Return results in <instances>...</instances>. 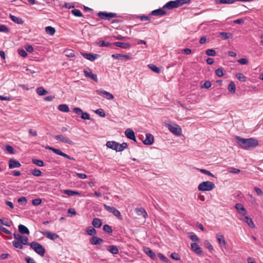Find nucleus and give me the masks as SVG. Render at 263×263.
<instances>
[{
	"instance_id": "obj_1",
	"label": "nucleus",
	"mask_w": 263,
	"mask_h": 263,
	"mask_svg": "<svg viewBox=\"0 0 263 263\" xmlns=\"http://www.w3.org/2000/svg\"><path fill=\"white\" fill-rule=\"evenodd\" d=\"M235 139L238 146L244 149L254 148L258 145V140L252 138L245 139L236 136Z\"/></svg>"
},
{
	"instance_id": "obj_2",
	"label": "nucleus",
	"mask_w": 263,
	"mask_h": 263,
	"mask_svg": "<svg viewBox=\"0 0 263 263\" xmlns=\"http://www.w3.org/2000/svg\"><path fill=\"white\" fill-rule=\"evenodd\" d=\"M215 184L209 181H203L198 186V190L200 191H211L215 188Z\"/></svg>"
},
{
	"instance_id": "obj_3",
	"label": "nucleus",
	"mask_w": 263,
	"mask_h": 263,
	"mask_svg": "<svg viewBox=\"0 0 263 263\" xmlns=\"http://www.w3.org/2000/svg\"><path fill=\"white\" fill-rule=\"evenodd\" d=\"M30 246L39 255L44 256L46 250L41 244L36 241H32L30 243Z\"/></svg>"
},
{
	"instance_id": "obj_4",
	"label": "nucleus",
	"mask_w": 263,
	"mask_h": 263,
	"mask_svg": "<svg viewBox=\"0 0 263 263\" xmlns=\"http://www.w3.org/2000/svg\"><path fill=\"white\" fill-rule=\"evenodd\" d=\"M169 130L176 136H180L181 134L182 130L179 125L176 124L170 123L167 124Z\"/></svg>"
},
{
	"instance_id": "obj_5",
	"label": "nucleus",
	"mask_w": 263,
	"mask_h": 263,
	"mask_svg": "<svg viewBox=\"0 0 263 263\" xmlns=\"http://www.w3.org/2000/svg\"><path fill=\"white\" fill-rule=\"evenodd\" d=\"M98 16L102 20H109L111 18L117 17L116 13L107 12L106 11H100L98 13Z\"/></svg>"
},
{
	"instance_id": "obj_6",
	"label": "nucleus",
	"mask_w": 263,
	"mask_h": 263,
	"mask_svg": "<svg viewBox=\"0 0 263 263\" xmlns=\"http://www.w3.org/2000/svg\"><path fill=\"white\" fill-rule=\"evenodd\" d=\"M104 209L114 216L117 217L119 219H121V215L120 211L114 206L108 205L106 204H103Z\"/></svg>"
},
{
	"instance_id": "obj_7",
	"label": "nucleus",
	"mask_w": 263,
	"mask_h": 263,
	"mask_svg": "<svg viewBox=\"0 0 263 263\" xmlns=\"http://www.w3.org/2000/svg\"><path fill=\"white\" fill-rule=\"evenodd\" d=\"M54 138L61 142L68 144L70 145H72L73 144V142L72 140H71L69 138L64 136L63 135H58L55 136Z\"/></svg>"
},
{
	"instance_id": "obj_8",
	"label": "nucleus",
	"mask_w": 263,
	"mask_h": 263,
	"mask_svg": "<svg viewBox=\"0 0 263 263\" xmlns=\"http://www.w3.org/2000/svg\"><path fill=\"white\" fill-rule=\"evenodd\" d=\"M111 57L117 60H122L123 61H126L127 60L132 59V56L130 55L123 54L120 53H116L112 54Z\"/></svg>"
},
{
	"instance_id": "obj_9",
	"label": "nucleus",
	"mask_w": 263,
	"mask_h": 263,
	"mask_svg": "<svg viewBox=\"0 0 263 263\" xmlns=\"http://www.w3.org/2000/svg\"><path fill=\"white\" fill-rule=\"evenodd\" d=\"M83 72L86 78H90L96 82H98V78L97 74L92 73L90 69H85L83 70Z\"/></svg>"
},
{
	"instance_id": "obj_10",
	"label": "nucleus",
	"mask_w": 263,
	"mask_h": 263,
	"mask_svg": "<svg viewBox=\"0 0 263 263\" xmlns=\"http://www.w3.org/2000/svg\"><path fill=\"white\" fill-rule=\"evenodd\" d=\"M42 233L47 238L53 241L60 237L57 234L48 231L42 232Z\"/></svg>"
},
{
	"instance_id": "obj_11",
	"label": "nucleus",
	"mask_w": 263,
	"mask_h": 263,
	"mask_svg": "<svg viewBox=\"0 0 263 263\" xmlns=\"http://www.w3.org/2000/svg\"><path fill=\"white\" fill-rule=\"evenodd\" d=\"M96 92L97 95H102L104 97L109 100H112L114 98L113 95L103 89L97 90Z\"/></svg>"
},
{
	"instance_id": "obj_12",
	"label": "nucleus",
	"mask_w": 263,
	"mask_h": 263,
	"mask_svg": "<svg viewBox=\"0 0 263 263\" xmlns=\"http://www.w3.org/2000/svg\"><path fill=\"white\" fill-rule=\"evenodd\" d=\"M178 2L177 1H170L165 4L162 8L165 9L167 8L168 9H171L173 8H175L179 7V5L178 4Z\"/></svg>"
},
{
	"instance_id": "obj_13",
	"label": "nucleus",
	"mask_w": 263,
	"mask_h": 263,
	"mask_svg": "<svg viewBox=\"0 0 263 263\" xmlns=\"http://www.w3.org/2000/svg\"><path fill=\"white\" fill-rule=\"evenodd\" d=\"M81 54L84 58L91 62L94 61L99 57L98 54L91 53H81Z\"/></svg>"
},
{
	"instance_id": "obj_14",
	"label": "nucleus",
	"mask_w": 263,
	"mask_h": 263,
	"mask_svg": "<svg viewBox=\"0 0 263 263\" xmlns=\"http://www.w3.org/2000/svg\"><path fill=\"white\" fill-rule=\"evenodd\" d=\"M89 242L92 245H100L104 242V240L101 238L93 236L89 239Z\"/></svg>"
},
{
	"instance_id": "obj_15",
	"label": "nucleus",
	"mask_w": 263,
	"mask_h": 263,
	"mask_svg": "<svg viewBox=\"0 0 263 263\" xmlns=\"http://www.w3.org/2000/svg\"><path fill=\"white\" fill-rule=\"evenodd\" d=\"M21 166L19 161L15 159H10L9 161V168L12 169L14 168H18Z\"/></svg>"
},
{
	"instance_id": "obj_16",
	"label": "nucleus",
	"mask_w": 263,
	"mask_h": 263,
	"mask_svg": "<svg viewBox=\"0 0 263 263\" xmlns=\"http://www.w3.org/2000/svg\"><path fill=\"white\" fill-rule=\"evenodd\" d=\"M154 140V136L152 134H146V138L143 141V143L145 145H150L153 143Z\"/></svg>"
},
{
	"instance_id": "obj_17",
	"label": "nucleus",
	"mask_w": 263,
	"mask_h": 263,
	"mask_svg": "<svg viewBox=\"0 0 263 263\" xmlns=\"http://www.w3.org/2000/svg\"><path fill=\"white\" fill-rule=\"evenodd\" d=\"M166 14V12L163 10V8L158 9L151 12L149 15L153 16H164Z\"/></svg>"
},
{
	"instance_id": "obj_18",
	"label": "nucleus",
	"mask_w": 263,
	"mask_h": 263,
	"mask_svg": "<svg viewBox=\"0 0 263 263\" xmlns=\"http://www.w3.org/2000/svg\"><path fill=\"white\" fill-rule=\"evenodd\" d=\"M52 152H53L54 153H55L57 155H59L60 156H61L64 158H66L68 159L71 160H75V159L73 157H71L69 155L66 154L65 153L62 152L60 149L55 148L52 149Z\"/></svg>"
},
{
	"instance_id": "obj_19",
	"label": "nucleus",
	"mask_w": 263,
	"mask_h": 263,
	"mask_svg": "<svg viewBox=\"0 0 263 263\" xmlns=\"http://www.w3.org/2000/svg\"><path fill=\"white\" fill-rule=\"evenodd\" d=\"M236 209L237 212L243 216H245L247 214V211L243 207V206L239 203H236L235 205Z\"/></svg>"
},
{
	"instance_id": "obj_20",
	"label": "nucleus",
	"mask_w": 263,
	"mask_h": 263,
	"mask_svg": "<svg viewBox=\"0 0 263 263\" xmlns=\"http://www.w3.org/2000/svg\"><path fill=\"white\" fill-rule=\"evenodd\" d=\"M125 135L127 138L136 141L135 133L132 129L130 128L126 129L125 132Z\"/></svg>"
},
{
	"instance_id": "obj_21",
	"label": "nucleus",
	"mask_w": 263,
	"mask_h": 263,
	"mask_svg": "<svg viewBox=\"0 0 263 263\" xmlns=\"http://www.w3.org/2000/svg\"><path fill=\"white\" fill-rule=\"evenodd\" d=\"M113 45L123 49H129L130 48V44L127 43L116 42L113 43Z\"/></svg>"
},
{
	"instance_id": "obj_22",
	"label": "nucleus",
	"mask_w": 263,
	"mask_h": 263,
	"mask_svg": "<svg viewBox=\"0 0 263 263\" xmlns=\"http://www.w3.org/2000/svg\"><path fill=\"white\" fill-rule=\"evenodd\" d=\"M144 252L149 256L152 259H155L156 258L155 253L149 248L144 247L143 249Z\"/></svg>"
},
{
	"instance_id": "obj_23",
	"label": "nucleus",
	"mask_w": 263,
	"mask_h": 263,
	"mask_svg": "<svg viewBox=\"0 0 263 263\" xmlns=\"http://www.w3.org/2000/svg\"><path fill=\"white\" fill-rule=\"evenodd\" d=\"M191 249L192 250L198 255L202 254V250L196 243H192L191 244Z\"/></svg>"
},
{
	"instance_id": "obj_24",
	"label": "nucleus",
	"mask_w": 263,
	"mask_h": 263,
	"mask_svg": "<svg viewBox=\"0 0 263 263\" xmlns=\"http://www.w3.org/2000/svg\"><path fill=\"white\" fill-rule=\"evenodd\" d=\"M107 250L110 253L112 254H118L119 253V250L117 246L114 245H109L107 247Z\"/></svg>"
},
{
	"instance_id": "obj_25",
	"label": "nucleus",
	"mask_w": 263,
	"mask_h": 263,
	"mask_svg": "<svg viewBox=\"0 0 263 263\" xmlns=\"http://www.w3.org/2000/svg\"><path fill=\"white\" fill-rule=\"evenodd\" d=\"M106 145L107 147L117 152L118 142L116 141H108L106 142Z\"/></svg>"
},
{
	"instance_id": "obj_26",
	"label": "nucleus",
	"mask_w": 263,
	"mask_h": 263,
	"mask_svg": "<svg viewBox=\"0 0 263 263\" xmlns=\"http://www.w3.org/2000/svg\"><path fill=\"white\" fill-rule=\"evenodd\" d=\"M18 231L22 234H29V229L24 225L20 224L18 227Z\"/></svg>"
},
{
	"instance_id": "obj_27",
	"label": "nucleus",
	"mask_w": 263,
	"mask_h": 263,
	"mask_svg": "<svg viewBox=\"0 0 263 263\" xmlns=\"http://www.w3.org/2000/svg\"><path fill=\"white\" fill-rule=\"evenodd\" d=\"M136 210L138 215L142 216L144 218L148 216L147 213L143 208L136 209Z\"/></svg>"
},
{
	"instance_id": "obj_28",
	"label": "nucleus",
	"mask_w": 263,
	"mask_h": 263,
	"mask_svg": "<svg viewBox=\"0 0 263 263\" xmlns=\"http://www.w3.org/2000/svg\"><path fill=\"white\" fill-rule=\"evenodd\" d=\"M102 221L100 219L98 218H95L92 222L93 226L96 228H99L102 226Z\"/></svg>"
},
{
	"instance_id": "obj_29",
	"label": "nucleus",
	"mask_w": 263,
	"mask_h": 263,
	"mask_svg": "<svg viewBox=\"0 0 263 263\" xmlns=\"http://www.w3.org/2000/svg\"><path fill=\"white\" fill-rule=\"evenodd\" d=\"M58 108L59 110L64 112H68L70 111L68 106L65 104L59 105Z\"/></svg>"
},
{
	"instance_id": "obj_30",
	"label": "nucleus",
	"mask_w": 263,
	"mask_h": 263,
	"mask_svg": "<svg viewBox=\"0 0 263 263\" xmlns=\"http://www.w3.org/2000/svg\"><path fill=\"white\" fill-rule=\"evenodd\" d=\"M243 220L248 224V226L250 228H255V226L254 224L252 219L250 217H249L248 216H245L244 217Z\"/></svg>"
},
{
	"instance_id": "obj_31",
	"label": "nucleus",
	"mask_w": 263,
	"mask_h": 263,
	"mask_svg": "<svg viewBox=\"0 0 263 263\" xmlns=\"http://www.w3.org/2000/svg\"><path fill=\"white\" fill-rule=\"evenodd\" d=\"M217 238L220 245L225 246L226 241L224 239L223 235L221 234H217Z\"/></svg>"
},
{
	"instance_id": "obj_32",
	"label": "nucleus",
	"mask_w": 263,
	"mask_h": 263,
	"mask_svg": "<svg viewBox=\"0 0 263 263\" xmlns=\"http://www.w3.org/2000/svg\"><path fill=\"white\" fill-rule=\"evenodd\" d=\"M219 36L223 40H227L229 38H232L233 35L230 32H222L219 33Z\"/></svg>"
},
{
	"instance_id": "obj_33",
	"label": "nucleus",
	"mask_w": 263,
	"mask_h": 263,
	"mask_svg": "<svg viewBox=\"0 0 263 263\" xmlns=\"http://www.w3.org/2000/svg\"><path fill=\"white\" fill-rule=\"evenodd\" d=\"M10 17L13 22L17 24H22L23 23V21L21 18L14 16L12 14H10Z\"/></svg>"
},
{
	"instance_id": "obj_34",
	"label": "nucleus",
	"mask_w": 263,
	"mask_h": 263,
	"mask_svg": "<svg viewBox=\"0 0 263 263\" xmlns=\"http://www.w3.org/2000/svg\"><path fill=\"white\" fill-rule=\"evenodd\" d=\"M64 193L67 194L69 196H72L74 195H80V194L79 192L72 191L70 190H64Z\"/></svg>"
},
{
	"instance_id": "obj_35",
	"label": "nucleus",
	"mask_w": 263,
	"mask_h": 263,
	"mask_svg": "<svg viewBox=\"0 0 263 263\" xmlns=\"http://www.w3.org/2000/svg\"><path fill=\"white\" fill-rule=\"evenodd\" d=\"M216 4H231L235 3V0H215Z\"/></svg>"
},
{
	"instance_id": "obj_36",
	"label": "nucleus",
	"mask_w": 263,
	"mask_h": 263,
	"mask_svg": "<svg viewBox=\"0 0 263 263\" xmlns=\"http://www.w3.org/2000/svg\"><path fill=\"white\" fill-rule=\"evenodd\" d=\"M86 233L88 235L92 236L97 234V231L92 227H88L86 228Z\"/></svg>"
},
{
	"instance_id": "obj_37",
	"label": "nucleus",
	"mask_w": 263,
	"mask_h": 263,
	"mask_svg": "<svg viewBox=\"0 0 263 263\" xmlns=\"http://www.w3.org/2000/svg\"><path fill=\"white\" fill-rule=\"evenodd\" d=\"M117 152H122L128 146L127 143L123 142L122 144L118 143Z\"/></svg>"
},
{
	"instance_id": "obj_38",
	"label": "nucleus",
	"mask_w": 263,
	"mask_h": 263,
	"mask_svg": "<svg viewBox=\"0 0 263 263\" xmlns=\"http://www.w3.org/2000/svg\"><path fill=\"white\" fill-rule=\"evenodd\" d=\"M45 31L48 34L53 35L55 32V29L51 26H47L45 27Z\"/></svg>"
},
{
	"instance_id": "obj_39",
	"label": "nucleus",
	"mask_w": 263,
	"mask_h": 263,
	"mask_svg": "<svg viewBox=\"0 0 263 263\" xmlns=\"http://www.w3.org/2000/svg\"><path fill=\"white\" fill-rule=\"evenodd\" d=\"M228 90L231 93H234L236 90L235 84L234 82L231 81L228 86Z\"/></svg>"
},
{
	"instance_id": "obj_40",
	"label": "nucleus",
	"mask_w": 263,
	"mask_h": 263,
	"mask_svg": "<svg viewBox=\"0 0 263 263\" xmlns=\"http://www.w3.org/2000/svg\"><path fill=\"white\" fill-rule=\"evenodd\" d=\"M36 92L40 96H44L48 93V92L42 87H38L36 89Z\"/></svg>"
},
{
	"instance_id": "obj_41",
	"label": "nucleus",
	"mask_w": 263,
	"mask_h": 263,
	"mask_svg": "<svg viewBox=\"0 0 263 263\" xmlns=\"http://www.w3.org/2000/svg\"><path fill=\"white\" fill-rule=\"evenodd\" d=\"M65 55L68 58H73L75 57L74 51L71 49H66L64 51Z\"/></svg>"
},
{
	"instance_id": "obj_42",
	"label": "nucleus",
	"mask_w": 263,
	"mask_h": 263,
	"mask_svg": "<svg viewBox=\"0 0 263 263\" xmlns=\"http://www.w3.org/2000/svg\"><path fill=\"white\" fill-rule=\"evenodd\" d=\"M148 66L153 72H155L156 73H159L160 72L159 68L156 66L155 65L149 64Z\"/></svg>"
},
{
	"instance_id": "obj_43",
	"label": "nucleus",
	"mask_w": 263,
	"mask_h": 263,
	"mask_svg": "<svg viewBox=\"0 0 263 263\" xmlns=\"http://www.w3.org/2000/svg\"><path fill=\"white\" fill-rule=\"evenodd\" d=\"M98 45L100 47H110L111 46L112 44H111V43H110L108 42H106V41H100L98 42Z\"/></svg>"
},
{
	"instance_id": "obj_44",
	"label": "nucleus",
	"mask_w": 263,
	"mask_h": 263,
	"mask_svg": "<svg viewBox=\"0 0 263 263\" xmlns=\"http://www.w3.org/2000/svg\"><path fill=\"white\" fill-rule=\"evenodd\" d=\"M31 174L34 176L40 177L42 176V173L40 170L35 168L31 170Z\"/></svg>"
},
{
	"instance_id": "obj_45",
	"label": "nucleus",
	"mask_w": 263,
	"mask_h": 263,
	"mask_svg": "<svg viewBox=\"0 0 263 263\" xmlns=\"http://www.w3.org/2000/svg\"><path fill=\"white\" fill-rule=\"evenodd\" d=\"M236 78L241 82H245L247 80V78L241 73H238L236 75Z\"/></svg>"
},
{
	"instance_id": "obj_46",
	"label": "nucleus",
	"mask_w": 263,
	"mask_h": 263,
	"mask_svg": "<svg viewBox=\"0 0 263 263\" xmlns=\"http://www.w3.org/2000/svg\"><path fill=\"white\" fill-rule=\"evenodd\" d=\"M71 13L73 15L76 16L82 17L83 16L82 13L79 9H74L71 10Z\"/></svg>"
},
{
	"instance_id": "obj_47",
	"label": "nucleus",
	"mask_w": 263,
	"mask_h": 263,
	"mask_svg": "<svg viewBox=\"0 0 263 263\" xmlns=\"http://www.w3.org/2000/svg\"><path fill=\"white\" fill-rule=\"evenodd\" d=\"M103 229L105 232H106L108 234H110L112 232V230L111 229V227L108 224H105L103 226Z\"/></svg>"
},
{
	"instance_id": "obj_48",
	"label": "nucleus",
	"mask_w": 263,
	"mask_h": 263,
	"mask_svg": "<svg viewBox=\"0 0 263 263\" xmlns=\"http://www.w3.org/2000/svg\"><path fill=\"white\" fill-rule=\"evenodd\" d=\"M198 170L202 173L204 174H205V175H207L208 176H211V177H215V175H213L212 173H211L210 171L205 170V169H203V168H199L198 169Z\"/></svg>"
},
{
	"instance_id": "obj_49",
	"label": "nucleus",
	"mask_w": 263,
	"mask_h": 263,
	"mask_svg": "<svg viewBox=\"0 0 263 263\" xmlns=\"http://www.w3.org/2000/svg\"><path fill=\"white\" fill-rule=\"evenodd\" d=\"M215 73L218 77H221L223 76V70L222 68H218L215 70Z\"/></svg>"
},
{
	"instance_id": "obj_50",
	"label": "nucleus",
	"mask_w": 263,
	"mask_h": 263,
	"mask_svg": "<svg viewBox=\"0 0 263 263\" xmlns=\"http://www.w3.org/2000/svg\"><path fill=\"white\" fill-rule=\"evenodd\" d=\"M205 53L209 56L213 57L216 55V51L213 49H209L205 51Z\"/></svg>"
},
{
	"instance_id": "obj_51",
	"label": "nucleus",
	"mask_w": 263,
	"mask_h": 263,
	"mask_svg": "<svg viewBox=\"0 0 263 263\" xmlns=\"http://www.w3.org/2000/svg\"><path fill=\"white\" fill-rule=\"evenodd\" d=\"M32 162L39 166H43L44 162L41 160L32 159Z\"/></svg>"
},
{
	"instance_id": "obj_52",
	"label": "nucleus",
	"mask_w": 263,
	"mask_h": 263,
	"mask_svg": "<svg viewBox=\"0 0 263 263\" xmlns=\"http://www.w3.org/2000/svg\"><path fill=\"white\" fill-rule=\"evenodd\" d=\"M12 245L15 248L22 249L23 248L22 244L20 241H13Z\"/></svg>"
},
{
	"instance_id": "obj_53",
	"label": "nucleus",
	"mask_w": 263,
	"mask_h": 263,
	"mask_svg": "<svg viewBox=\"0 0 263 263\" xmlns=\"http://www.w3.org/2000/svg\"><path fill=\"white\" fill-rule=\"evenodd\" d=\"M17 51L20 56L24 58H26L27 57L28 54L25 50L23 49H18Z\"/></svg>"
},
{
	"instance_id": "obj_54",
	"label": "nucleus",
	"mask_w": 263,
	"mask_h": 263,
	"mask_svg": "<svg viewBox=\"0 0 263 263\" xmlns=\"http://www.w3.org/2000/svg\"><path fill=\"white\" fill-rule=\"evenodd\" d=\"M190 237L191 239L193 241H199V239L198 238L197 236L194 233L192 232L190 233Z\"/></svg>"
},
{
	"instance_id": "obj_55",
	"label": "nucleus",
	"mask_w": 263,
	"mask_h": 263,
	"mask_svg": "<svg viewBox=\"0 0 263 263\" xmlns=\"http://www.w3.org/2000/svg\"><path fill=\"white\" fill-rule=\"evenodd\" d=\"M170 256L172 259L176 260H179L180 259V257L178 253H175V252L172 253L171 254Z\"/></svg>"
},
{
	"instance_id": "obj_56",
	"label": "nucleus",
	"mask_w": 263,
	"mask_h": 263,
	"mask_svg": "<svg viewBox=\"0 0 263 263\" xmlns=\"http://www.w3.org/2000/svg\"><path fill=\"white\" fill-rule=\"evenodd\" d=\"M0 32L4 33H8L9 29L5 25H0Z\"/></svg>"
},
{
	"instance_id": "obj_57",
	"label": "nucleus",
	"mask_w": 263,
	"mask_h": 263,
	"mask_svg": "<svg viewBox=\"0 0 263 263\" xmlns=\"http://www.w3.org/2000/svg\"><path fill=\"white\" fill-rule=\"evenodd\" d=\"M18 202L21 203L22 205H26L27 202V199L25 197H22L18 199Z\"/></svg>"
},
{
	"instance_id": "obj_58",
	"label": "nucleus",
	"mask_w": 263,
	"mask_h": 263,
	"mask_svg": "<svg viewBox=\"0 0 263 263\" xmlns=\"http://www.w3.org/2000/svg\"><path fill=\"white\" fill-rule=\"evenodd\" d=\"M42 199L40 198H36L32 201V203L34 205H39L42 203Z\"/></svg>"
},
{
	"instance_id": "obj_59",
	"label": "nucleus",
	"mask_w": 263,
	"mask_h": 263,
	"mask_svg": "<svg viewBox=\"0 0 263 263\" xmlns=\"http://www.w3.org/2000/svg\"><path fill=\"white\" fill-rule=\"evenodd\" d=\"M13 236L15 239H16L17 241H21V240L22 239L23 236L20 235L18 233H14L13 234Z\"/></svg>"
},
{
	"instance_id": "obj_60",
	"label": "nucleus",
	"mask_w": 263,
	"mask_h": 263,
	"mask_svg": "<svg viewBox=\"0 0 263 263\" xmlns=\"http://www.w3.org/2000/svg\"><path fill=\"white\" fill-rule=\"evenodd\" d=\"M95 112L99 115L101 117H104L105 116V114L102 109H98L95 111Z\"/></svg>"
},
{
	"instance_id": "obj_61",
	"label": "nucleus",
	"mask_w": 263,
	"mask_h": 263,
	"mask_svg": "<svg viewBox=\"0 0 263 263\" xmlns=\"http://www.w3.org/2000/svg\"><path fill=\"white\" fill-rule=\"evenodd\" d=\"M81 118L84 120H89L90 119V115L87 112H83L81 114Z\"/></svg>"
},
{
	"instance_id": "obj_62",
	"label": "nucleus",
	"mask_w": 263,
	"mask_h": 263,
	"mask_svg": "<svg viewBox=\"0 0 263 263\" xmlns=\"http://www.w3.org/2000/svg\"><path fill=\"white\" fill-rule=\"evenodd\" d=\"M158 256L162 261L165 262H168V259L164 255H163L162 253H158Z\"/></svg>"
},
{
	"instance_id": "obj_63",
	"label": "nucleus",
	"mask_w": 263,
	"mask_h": 263,
	"mask_svg": "<svg viewBox=\"0 0 263 263\" xmlns=\"http://www.w3.org/2000/svg\"><path fill=\"white\" fill-rule=\"evenodd\" d=\"M6 150L11 154H13L14 153V150L13 147L11 145H7L6 147Z\"/></svg>"
},
{
	"instance_id": "obj_64",
	"label": "nucleus",
	"mask_w": 263,
	"mask_h": 263,
	"mask_svg": "<svg viewBox=\"0 0 263 263\" xmlns=\"http://www.w3.org/2000/svg\"><path fill=\"white\" fill-rule=\"evenodd\" d=\"M21 243L24 245H29L28 242V238L27 237L23 236L22 239L21 240Z\"/></svg>"
}]
</instances>
